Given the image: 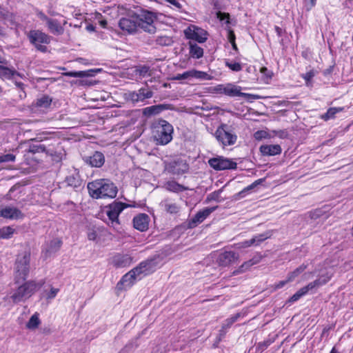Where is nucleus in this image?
<instances>
[{
    "mask_svg": "<svg viewBox=\"0 0 353 353\" xmlns=\"http://www.w3.org/2000/svg\"><path fill=\"white\" fill-rule=\"evenodd\" d=\"M164 207L165 211L170 214H176L179 210V205L175 203L165 201Z\"/></svg>",
    "mask_w": 353,
    "mask_h": 353,
    "instance_id": "obj_45",
    "label": "nucleus"
},
{
    "mask_svg": "<svg viewBox=\"0 0 353 353\" xmlns=\"http://www.w3.org/2000/svg\"><path fill=\"white\" fill-rule=\"evenodd\" d=\"M259 150L263 156H275L281 153L282 149L280 145H262Z\"/></svg>",
    "mask_w": 353,
    "mask_h": 353,
    "instance_id": "obj_25",
    "label": "nucleus"
},
{
    "mask_svg": "<svg viewBox=\"0 0 353 353\" xmlns=\"http://www.w3.org/2000/svg\"><path fill=\"white\" fill-rule=\"evenodd\" d=\"M253 241L254 240H252V239H251L250 240H247V241L242 242L241 248H248V247L252 246V245H254Z\"/></svg>",
    "mask_w": 353,
    "mask_h": 353,
    "instance_id": "obj_62",
    "label": "nucleus"
},
{
    "mask_svg": "<svg viewBox=\"0 0 353 353\" xmlns=\"http://www.w3.org/2000/svg\"><path fill=\"white\" fill-rule=\"evenodd\" d=\"M45 283V279H42L39 282H37L34 280L26 281L17 288L10 296V299L14 303L24 302L30 298Z\"/></svg>",
    "mask_w": 353,
    "mask_h": 353,
    "instance_id": "obj_2",
    "label": "nucleus"
},
{
    "mask_svg": "<svg viewBox=\"0 0 353 353\" xmlns=\"http://www.w3.org/2000/svg\"><path fill=\"white\" fill-rule=\"evenodd\" d=\"M261 257L259 258H253L250 260L245 261L239 267L238 269L234 270L232 272V275H238L239 274L245 272L247 270H248L252 265L258 263L260 261Z\"/></svg>",
    "mask_w": 353,
    "mask_h": 353,
    "instance_id": "obj_29",
    "label": "nucleus"
},
{
    "mask_svg": "<svg viewBox=\"0 0 353 353\" xmlns=\"http://www.w3.org/2000/svg\"><path fill=\"white\" fill-rule=\"evenodd\" d=\"M14 232L15 230L12 226H4L0 228V237L2 239H9Z\"/></svg>",
    "mask_w": 353,
    "mask_h": 353,
    "instance_id": "obj_39",
    "label": "nucleus"
},
{
    "mask_svg": "<svg viewBox=\"0 0 353 353\" xmlns=\"http://www.w3.org/2000/svg\"><path fill=\"white\" fill-rule=\"evenodd\" d=\"M16 157L12 154H1L0 156V163L7 162H14Z\"/></svg>",
    "mask_w": 353,
    "mask_h": 353,
    "instance_id": "obj_48",
    "label": "nucleus"
},
{
    "mask_svg": "<svg viewBox=\"0 0 353 353\" xmlns=\"http://www.w3.org/2000/svg\"><path fill=\"white\" fill-rule=\"evenodd\" d=\"M241 314L239 313H237L231 316L230 318L227 319L225 321L226 323L223 326V328L230 327L234 323H235L238 320Z\"/></svg>",
    "mask_w": 353,
    "mask_h": 353,
    "instance_id": "obj_49",
    "label": "nucleus"
},
{
    "mask_svg": "<svg viewBox=\"0 0 353 353\" xmlns=\"http://www.w3.org/2000/svg\"><path fill=\"white\" fill-rule=\"evenodd\" d=\"M184 35L190 41L203 43L207 41L208 34L204 29L190 24L184 30Z\"/></svg>",
    "mask_w": 353,
    "mask_h": 353,
    "instance_id": "obj_10",
    "label": "nucleus"
},
{
    "mask_svg": "<svg viewBox=\"0 0 353 353\" xmlns=\"http://www.w3.org/2000/svg\"><path fill=\"white\" fill-rule=\"evenodd\" d=\"M137 23H139L138 28L150 34L156 32V27L154 23L157 19V16L154 13L144 10L140 14H137Z\"/></svg>",
    "mask_w": 353,
    "mask_h": 353,
    "instance_id": "obj_9",
    "label": "nucleus"
},
{
    "mask_svg": "<svg viewBox=\"0 0 353 353\" xmlns=\"http://www.w3.org/2000/svg\"><path fill=\"white\" fill-rule=\"evenodd\" d=\"M307 265L302 264L296 268L294 271L290 272L287 276L288 278V281L291 282L294 281L295 278L300 275L307 268Z\"/></svg>",
    "mask_w": 353,
    "mask_h": 353,
    "instance_id": "obj_40",
    "label": "nucleus"
},
{
    "mask_svg": "<svg viewBox=\"0 0 353 353\" xmlns=\"http://www.w3.org/2000/svg\"><path fill=\"white\" fill-rule=\"evenodd\" d=\"M63 75L66 76V77H83L84 76V72L83 71H79V72L71 71V72H68L63 73Z\"/></svg>",
    "mask_w": 353,
    "mask_h": 353,
    "instance_id": "obj_55",
    "label": "nucleus"
},
{
    "mask_svg": "<svg viewBox=\"0 0 353 353\" xmlns=\"http://www.w3.org/2000/svg\"><path fill=\"white\" fill-rule=\"evenodd\" d=\"M290 281H288V278L287 277L286 280L281 281L275 283L274 285V290H278V289L282 288L285 284H287Z\"/></svg>",
    "mask_w": 353,
    "mask_h": 353,
    "instance_id": "obj_60",
    "label": "nucleus"
},
{
    "mask_svg": "<svg viewBox=\"0 0 353 353\" xmlns=\"http://www.w3.org/2000/svg\"><path fill=\"white\" fill-rule=\"evenodd\" d=\"M163 109V105H154L143 108V114L145 116L150 117L159 114Z\"/></svg>",
    "mask_w": 353,
    "mask_h": 353,
    "instance_id": "obj_33",
    "label": "nucleus"
},
{
    "mask_svg": "<svg viewBox=\"0 0 353 353\" xmlns=\"http://www.w3.org/2000/svg\"><path fill=\"white\" fill-rule=\"evenodd\" d=\"M260 72L263 74L264 78L267 80L271 79L273 76V72L269 70L266 67L263 66L260 68Z\"/></svg>",
    "mask_w": 353,
    "mask_h": 353,
    "instance_id": "obj_52",
    "label": "nucleus"
},
{
    "mask_svg": "<svg viewBox=\"0 0 353 353\" xmlns=\"http://www.w3.org/2000/svg\"><path fill=\"white\" fill-rule=\"evenodd\" d=\"M15 85H16V86L17 88H19L21 90H23V89H24V84H23V83L15 81Z\"/></svg>",
    "mask_w": 353,
    "mask_h": 353,
    "instance_id": "obj_64",
    "label": "nucleus"
},
{
    "mask_svg": "<svg viewBox=\"0 0 353 353\" xmlns=\"http://www.w3.org/2000/svg\"><path fill=\"white\" fill-rule=\"evenodd\" d=\"M30 251L26 250L17 255L14 263V282L26 281L30 272Z\"/></svg>",
    "mask_w": 353,
    "mask_h": 353,
    "instance_id": "obj_4",
    "label": "nucleus"
},
{
    "mask_svg": "<svg viewBox=\"0 0 353 353\" xmlns=\"http://www.w3.org/2000/svg\"><path fill=\"white\" fill-rule=\"evenodd\" d=\"M28 38L37 50L41 52H46L48 48L46 45L51 41V37L39 30H32L28 34Z\"/></svg>",
    "mask_w": 353,
    "mask_h": 353,
    "instance_id": "obj_6",
    "label": "nucleus"
},
{
    "mask_svg": "<svg viewBox=\"0 0 353 353\" xmlns=\"http://www.w3.org/2000/svg\"><path fill=\"white\" fill-rule=\"evenodd\" d=\"M14 75H19V74L14 69L0 65V77L1 79H11Z\"/></svg>",
    "mask_w": 353,
    "mask_h": 353,
    "instance_id": "obj_32",
    "label": "nucleus"
},
{
    "mask_svg": "<svg viewBox=\"0 0 353 353\" xmlns=\"http://www.w3.org/2000/svg\"><path fill=\"white\" fill-rule=\"evenodd\" d=\"M133 205L127 204L125 203H123L121 201H113L112 203L109 204L105 207L106 208V215L108 217L110 221V223H108L112 227L117 226L120 224V221L119 219V214L122 212V211L129 207H132Z\"/></svg>",
    "mask_w": 353,
    "mask_h": 353,
    "instance_id": "obj_7",
    "label": "nucleus"
},
{
    "mask_svg": "<svg viewBox=\"0 0 353 353\" xmlns=\"http://www.w3.org/2000/svg\"><path fill=\"white\" fill-rule=\"evenodd\" d=\"M43 19L46 20L49 30L54 34L60 35L63 32V28L61 26L57 19L48 18L46 15L42 14Z\"/></svg>",
    "mask_w": 353,
    "mask_h": 353,
    "instance_id": "obj_24",
    "label": "nucleus"
},
{
    "mask_svg": "<svg viewBox=\"0 0 353 353\" xmlns=\"http://www.w3.org/2000/svg\"><path fill=\"white\" fill-rule=\"evenodd\" d=\"M166 169L172 174L181 175L188 171L189 165L186 161L179 159L170 162L167 165Z\"/></svg>",
    "mask_w": 353,
    "mask_h": 353,
    "instance_id": "obj_14",
    "label": "nucleus"
},
{
    "mask_svg": "<svg viewBox=\"0 0 353 353\" xmlns=\"http://www.w3.org/2000/svg\"><path fill=\"white\" fill-rule=\"evenodd\" d=\"M208 164L211 168L217 171L236 170L237 168V163L235 161L222 156L210 159Z\"/></svg>",
    "mask_w": 353,
    "mask_h": 353,
    "instance_id": "obj_12",
    "label": "nucleus"
},
{
    "mask_svg": "<svg viewBox=\"0 0 353 353\" xmlns=\"http://www.w3.org/2000/svg\"><path fill=\"white\" fill-rule=\"evenodd\" d=\"M68 184L71 186L78 187L81 185L79 180L77 179L74 176H70L67 178Z\"/></svg>",
    "mask_w": 353,
    "mask_h": 353,
    "instance_id": "obj_53",
    "label": "nucleus"
},
{
    "mask_svg": "<svg viewBox=\"0 0 353 353\" xmlns=\"http://www.w3.org/2000/svg\"><path fill=\"white\" fill-rule=\"evenodd\" d=\"M165 187L167 190L172 192H181L188 190V188L183 185L179 184L175 181H168L165 183Z\"/></svg>",
    "mask_w": 353,
    "mask_h": 353,
    "instance_id": "obj_31",
    "label": "nucleus"
},
{
    "mask_svg": "<svg viewBox=\"0 0 353 353\" xmlns=\"http://www.w3.org/2000/svg\"><path fill=\"white\" fill-rule=\"evenodd\" d=\"M275 32L278 37H281L283 35V30L280 27L275 26H274Z\"/></svg>",
    "mask_w": 353,
    "mask_h": 353,
    "instance_id": "obj_63",
    "label": "nucleus"
},
{
    "mask_svg": "<svg viewBox=\"0 0 353 353\" xmlns=\"http://www.w3.org/2000/svg\"><path fill=\"white\" fill-rule=\"evenodd\" d=\"M87 188L90 196L95 199H114L118 193L117 185L108 179H99L89 182Z\"/></svg>",
    "mask_w": 353,
    "mask_h": 353,
    "instance_id": "obj_1",
    "label": "nucleus"
},
{
    "mask_svg": "<svg viewBox=\"0 0 353 353\" xmlns=\"http://www.w3.org/2000/svg\"><path fill=\"white\" fill-rule=\"evenodd\" d=\"M239 255L233 251H225L221 253L217 262L221 267H229L239 261Z\"/></svg>",
    "mask_w": 353,
    "mask_h": 353,
    "instance_id": "obj_16",
    "label": "nucleus"
},
{
    "mask_svg": "<svg viewBox=\"0 0 353 353\" xmlns=\"http://www.w3.org/2000/svg\"><path fill=\"white\" fill-rule=\"evenodd\" d=\"M345 111V107H333L327 109V112L320 116V119L324 121L336 118V114Z\"/></svg>",
    "mask_w": 353,
    "mask_h": 353,
    "instance_id": "obj_28",
    "label": "nucleus"
},
{
    "mask_svg": "<svg viewBox=\"0 0 353 353\" xmlns=\"http://www.w3.org/2000/svg\"><path fill=\"white\" fill-rule=\"evenodd\" d=\"M139 276H147L153 273L156 270L155 263L153 260H145L141 262L134 268Z\"/></svg>",
    "mask_w": 353,
    "mask_h": 353,
    "instance_id": "obj_21",
    "label": "nucleus"
},
{
    "mask_svg": "<svg viewBox=\"0 0 353 353\" xmlns=\"http://www.w3.org/2000/svg\"><path fill=\"white\" fill-rule=\"evenodd\" d=\"M219 196V192H216V191H214L212 193H210V194L208 195L207 196V201H212V200H216L218 199Z\"/></svg>",
    "mask_w": 353,
    "mask_h": 353,
    "instance_id": "obj_58",
    "label": "nucleus"
},
{
    "mask_svg": "<svg viewBox=\"0 0 353 353\" xmlns=\"http://www.w3.org/2000/svg\"><path fill=\"white\" fill-rule=\"evenodd\" d=\"M218 206L212 208H205L199 212L188 221L189 228H194L201 223L212 212H213Z\"/></svg>",
    "mask_w": 353,
    "mask_h": 353,
    "instance_id": "obj_15",
    "label": "nucleus"
},
{
    "mask_svg": "<svg viewBox=\"0 0 353 353\" xmlns=\"http://www.w3.org/2000/svg\"><path fill=\"white\" fill-rule=\"evenodd\" d=\"M173 42L172 37L167 35H159L156 39V43L161 46H171Z\"/></svg>",
    "mask_w": 353,
    "mask_h": 353,
    "instance_id": "obj_37",
    "label": "nucleus"
},
{
    "mask_svg": "<svg viewBox=\"0 0 353 353\" xmlns=\"http://www.w3.org/2000/svg\"><path fill=\"white\" fill-rule=\"evenodd\" d=\"M26 152L27 153L32 154L44 152L52 156L55 152L54 143L52 142L48 144L41 143L38 144H30Z\"/></svg>",
    "mask_w": 353,
    "mask_h": 353,
    "instance_id": "obj_17",
    "label": "nucleus"
},
{
    "mask_svg": "<svg viewBox=\"0 0 353 353\" xmlns=\"http://www.w3.org/2000/svg\"><path fill=\"white\" fill-rule=\"evenodd\" d=\"M133 258L128 254H115L111 259V263L116 268L129 267L132 263Z\"/></svg>",
    "mask_w": 353,
    "mask_h": 353,
    "instance_id": "obj_19",
    "label": "nucleus"
},
{
    "mask_svg": "<svg viewBox=\"0 0 353 353\" xmlns=\"http://www.w3.org/2000/svg\"><path fill=\"white\" fill-rule=\"evenodd\" d=\"M62 241L59 239H54L49 243L46 252L48 253L56 252L61 248Z\"/></svg>",
    "mask_w": 353,
    "mask_h": 353,
    "instance_id": "obj_38",
    "label": "nucleus"
},
{
    "mask_svg": "<svg viewBox=\"0 0 353 353\" xmlns=\"http://www.w3.org/2000/svg\"><path fill=\"white\" fill-rule=\"evenodd\" d=\"M119 28L128 34H132L137 31L139 23H137V14L131 15L130 17H123L119 22Z\"/></svg>",
    "mask_w": 353,
    "mask_h": 353,
    "instance_id": "obj_13",
    "label": "nucleus"
},
{
    "mask_svg": "<svg viewBox=\"0 0 353 353\" xmlns=\"http://www.w3.org/2000/svg\"><path fill=\"white\" fill-rule=\"evenodd\" d=\"M134 228L141 232H145L148 229L150 217L145 213H141L133 218Z\"/></svg>",
    "mask_w": 353,
    "mask_h": 353,
    "instance_id": "obj_22",
    "label": "nucleus"
},
{
    "mask_svg": "<svg viewBox=\"0 0 353 353\" xmlns=\"http://www.w3.org/2000/svg\"><path fill=\"white\" fill-rule=\"evenodd\" d=\"M225 65L229 68L231 70L234 72H239L242 70L241 65L238 62H226Z\"/></svg>",
    "mask_w": 353,
    "mask_h": 353,
    "instance_id": "obj_50",
    "label": "nucleus"
},
{
    "mask_svg": "<svg viewBox=\"0 0 353 353\" xmlns=\"http://www.w3.org/2000/svg\"><path fill=\"white\" fill-rule=\"evenodd\" d=\"M210 90L212 93L225 94L229 97H243L248 99H259L258 95L241 92V87L232 83H228L226 85L219 84L211 87Z\"/></svg>",
    "mask_w": 353,
    "mask_h": 353,
    "instance_id": "obj_5",
    "label": "nucleus"
},
{
    "mask_svg": "<svg viewBox=\"0 0 353 353\" xmlns=\"http://www.w3.org/2000/svg\"><path fill=\"white\" fill-rule=\"evenodd\" d=\"M0 217L8 219H20L24 217V214L18 208L8 206L0 210Z\"/></svg>",
    "mask_w": 353,
    "mask_h": 353,
    "instance_id": "obj_23",
    "label": "nucleus"
},
{
    "mask_svg": "<svg viewBox=\"0 0 353 353\" xmlns=\"http://www.w3.org/2000/svg\"><path fill=\"white\" fill-rule=\"evenodd\" d=\"M12 14L5 8L0 5V17L4 19H8Z\"/></svg>",
    "mask_w": 353,
    "mask_h": 353,
    "instance_id": "obj_54",
    "label": "nucleus"
},
{
    "mask_svg": "<svg viewBox=\"0 0 353 353\" xmlns=\"http://www.w3.org/2000/svg\"><path fill=\"white\" fill-rule=\"evenodd\" d=\"M214 136L223 147L234 145L237 139V136L232 132L230 127L225 123L221 124L217 128Z\"/></svg>",
    "mask_w": 353,
    "mask_h": 353,
    "instance_id": "obj_8",
    "label": "nucleus"
},
{
    "mask_svg": "<svg viewBox=\"0 0 353 353\" xmlns=\"http://www.w3.org/2000/svg\"><path fill=\"white\" fill-rule=\"evenodd\" d=\"M216 17L220 21H225L226 24L230 23V15L228 12H222L221 11L217 12Z\"/></svg>",
    "mask_w": 353,
    "mask_h": 353,
    "instance_id": "obj_51",
    "label": "nucleus"
},
{
    "mask_svg": "<svg viewBox=\"0 0 353 353\" xmlns=\"http://www.w3.org/2000/svg\"><path fill=\"white\" fill-rule=\"evenodd\" d=\"M48 134V133H42V134H38L35 139H32V141L37 140L39 142H41L43 141H47V140H48V138L47 137Z\"/></svg>",
    "mask_w": 353,
    "mask_h": 353,
    "instance_id": "obj_59",
    "label": "nucleus"
},
{
    "mask_svg": "<svg viewBox=\"0 0 353 353\" xmlns=\"http://www.w3.org/2000/svg\"><path fill=\"white\" fill-rule=\"evenodd\" d=\"M262 181H263L262 179H258V180L255 181L254 183H252V184H250L248 186L243 188L241 192H239L238 193L239 197V198L244 197L246 194H248L249 193V192L251 190L254 189L257 185L261 183Z\"/></svg>",
    "mask_w": 353,
    "mask_h": 353,
    "instance_id": "obj_42",
    "label": "nucleus"
},
{
    "mask_svg": "<svg viewBox=\"0 0 353 353\" xmlns=\"http://www.w3.org/2000/svg\"><path fill=\"white\" fill-rule=\"evenodd\" d=\"M92 167L100 168L105 162L104 155L100 152H95L86 161Z\"/></svg>",
    "mask_w": 353,
    "mask_h": 353,
    "instance_id": "obj_26",
    "label": "nucleus"
},
{
    "mask_svg": "<svg viewBox=\"0 0 353 353\" xmlns=\"http://www.w3.org/2000/svg\"><path fill=\"white\" fill-rule=\"evenodd\" d=\"M273 341L270 339L264 340L263 341L259 342L256 345V351L262 352L265 350L272 343Z\"/></svg>",
    "mask_w": 353,
    "mask_h": 353,
    "instance_id": "obj_46",
    "label": "nucleus"
},
{
    "mask_svg": "<svg viewBox=\"0 0 353 353\" xmlns=\"http://www.w3.org/2000/svg\"><path fill=\"white\" fill-rule=\"evenodd\" d=\"M153 96V92L146 88H141L137 91H128L124 93L123 97L127 101L132 103L143 102L147 99H150Z\"/></svg>",
    "mask_w": 353,
    "mask_h": 353,
    "instance_id": "obj_11",
    "label": "nucleus"
},
{
    "mask_svg": "<svg viewBox=\"0 0 353 353\" xmlns=\"http://www.w3.org/2000/svg\"><path fill=\"white\" fill-rule=\"evenodd\" d=\"M189 54L193 59H200L203 56V49L195 42L189 41Z\"/></svg>",
    "mask_w": 353,
    "mask_h": 353,
    "instance_id": "obj_27",
    "label": "nucleus"
},
{
    "mask_svg": "<svg viewBox=\"0 0 353 353\" xmlns=\"http://www.w3.org/2000/svg\"><path fill=\"white\" fill-rule=\"evenodd\" d=\"M325 281L321 282L319 279H316L313 282L308 283L307 285L299 289L294 294H293L288 300L289 303H294L299 300L303 296L307 294L308 292L319 285L325 284Z\"/></svg>",
    "mask_w": 353,
    "mask_h": 353,
    "instance_id": "obj_18",
    "label": "nucleus"
},
{
    "mask_svg": "<svg viewBox=\"0 0 353 353\" xmlns=\"http://www.w3.org/2000/svg\"><path fill=\"white\" fill-rule=\"evenodd\" d=\"M269 236L265 234H260L252 238L254 245H258L267 239Z\"/></svg>",
    "mask_w": 353,
    "mask_h": 353,
    "instance_id": "obj_47",
    "label": "nucleus"
},
{
    "mask_svg": "<svg viewBox=\"0 0 353 353\" xmlns=\"http://www.w3.org/2000/svg\"><path fill=\"white\" fill-rule=\"evenodd\" d=\"M137 276L139 275L134 268L121 277V280L117 284V290L118 291H122L124 289L123 285L125 283H127V285L129 287H132L134 284Z\"/></svg>",
    "mask_w": 353,
    "mask_h": 353,
    "instance_id": "obj_20",
    "label": "nucleus"
},
{
    "mask_svg": "<svg viewBox=\"0 0 353 353\" xmlns=\"http://www.w3.org/2000/svg\"><path fill=\"white\" fill-rule=\"evenodd\" d=\"M228 31V41L231 43L232 49L235 50L236 52L238 51V47L236 43V35L233 30H232L230 28H227Z\"/></svg>",
    "mask_w": 353,
    "mask_h": 353,
    "instance_id": "obj_43",
    "label": "nucleus"
},
{
    "mask_svg": "<svg viewBox=\"0 0 353 353\" xmlns=\"http://www.w3.org/2000/svg\"><path fill=\"white\" fill-rule=\"evenodd\" d=\"M59 292V288L51 287L50 292L46 295L47 299H52L56 297L57 293Z\"/></svg>",
    "mask_w": 353,
    "mask_h": 353,
    "instance_id": "obj_56",
    "label": "nucleus"
},
{
    "mask_svg": "<svg viewBox=\"0 0 353 353\" xmlns=\"http://www.w3.org/2000/svg\"><path fill=\"white\" fill-rule=\"evenodd\" d=\"M317 72L314 69H311L305 74H302L301 77L304 79L305 85L307 86H311L312 85V79L316 74Z\"/></svg>",
    "mask_w": 353,
    "mask_h": 353,
    "instance_id": "obj_41",
    "label": "nucleus"
},
{
    "mask_svg": "<svg viewBox=\"0 0 353 353\" xmlns=\"http://www.w3.org/2000/svg\"><path fill=\"white\" fill-rule=\"evenodd\" d=\"M188 78H190V70L185 71L183 74H178L174 79L176 80H182Z\"/></svg>",
    "mask_w": 353,
    "mask_h": 353,
    "instance_id": "obj_57",
    "label": "nucleus"
},
{
    "mask_svg": "<svg viewBox=\"0 0 353 353\" xmlns=\"http://www.w3.org/2000/svg\"><path fill=\"white\" fill-rule=\"evenodd\" d=\"M165 1L178 9H181L182 7L181 4L179 2H178L176 0H165Z\"/></svg>",
    "mask_w": 353,
    "mask_h": 353,
    "instance_id": "obj_61",
    "label": "nucleus"
},
{
    "mask_svg": "<svg viewBox=\"0 0 353 353\" xmlns=\"http://www.w3.org/2000/svg\"><path fill=\"white\" fill-rule=\"evenodd\" d=\"M174 129L167 121L161 119L152 126V137L157 145H165L172 140Z\"/></svg>",
    "mask_w": 353,
    "mask_h": 353,
    "instance_id": "obj_3",
    "label": "nucleus"
},
{
    "mask_svg": "<svg viewBox=\"0 0 353 353\" xmlns=\"http://www.w3.org/2000/svg\"><path fill=\"white\" fill-rule=\"evenodd\" d=\"M52 102V99L48 95H43L37 99L35 103V106L41 110H48L50 108Z\"/></svg>",
    "mask_w": 353,
    "mask_h": 353,
    "instance_id": "obj_30",
    "label": "nucleus"
},
{
    "mask_svg": "<svg viewBox=\"0 0 353 353\" xmlns=\"http://www.w3.org/2000/svg\"><path fill=\"white\" fill-rule=\"evenodd\" d=\"M40 323L41 322L38 315L34 314L30 317L28 322L27 323L26 326L29 329H35L39 325Z\"/></svg>",
    "mask_w": 353,
    "mask_h": 353,
    "instance_id": "obj_44",
    "label": "nucleus"
},
{
    "mask_svg": "<svg viewBox=\"0 0 353 353\" xmlns=\"http://www.w3.org/2000/svg\"><path fill=\"white\" fill-rule=\"evenodd\" d=\"M100 232V228L96 226H88L87 228V237L90 241H97L99 237V233Z\"/></svg>",
    "mask_w": 353,
    "mask_h": 353,
    "instance_id": "obj_36",
    "label": "nucleus"
},
{
    "mask_svg": "<svg viewBox=\"0 0 353 353\" xmlns=\"http://www.w3.org/2000/svg\"><path fill=\"white\" fill-rule=\"evenodd\" d=\"M190 78H194L201 80H212L213 77L206 72L197 70L195 69L190 70Z\"/></svg>",
    "mask_w": 353,
    "mask_h": 353,
    "instance_id": "obj_34",
    "label": "nucleus"
},
{
    "mask_svg": "<svg viewBox=\"0 0 353 353\" xmlns=\"http://www.w3.org/2000/svg\"><path fill=\"white\" fill-rule=\"evenodd\" d=\"M134 72L140 78L148 77L152 74L150 67L146 65L137 66Z\"/></svg>",
    "mask_w": 353,
    "mask_h": 353,
    "instance_id": "obj_35",
    "label": "nucleus"
}]
</instances>
